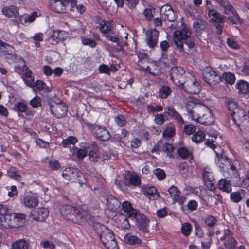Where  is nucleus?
Segmentation results:
<instances>
[{
  "instance_id": "obj_1",
  "label": "nucleus",
  "mask_w": 249,
  "mask_h": 249,
  "mask_svg": "<svg viewBox=\"0 0 249 249\" xmlns=\"http://www.w3.org/2000/svg\"><path fill=\"white\" fill-rule=\"evenodd\" d=\"M192 32L184 23H181L180 26L173 33L174 42L180 53H184L183 44L187 45L189 49L195 46V40L191 35Z\"/></svg>"
},
{
  "instance_id": "obj_2",
  "label": "nucleus",
  "mask_w": 249,
  "mask_h": 249,
  "mask_svg": "<svg viewBox=\"0 0 249 249\" xmlns=\"http://www.w3.org/2000/svg\"><path fill=\"white\" fill-rule=\"evenodd\" d=\"M71 156H99L101 154L100 147L96 141L81 142L79 144V147L71 148Z\"/></svg>"
},
{
  "instance_id": "obj_3",
  "label": "nucleus",
  "mask_w": 249,
  "mask_h": 249,
  "mask_svg": "<svg viewBox=\"0 0 249 249\" xmlns=\"http://www.w3.org/2000/svg\"><path fill=\"white\" fill-rule=\"evenodd\" d=\"M26 215L22 213H7L0 218L2 226L6 228H18L25 223Z\"/></svg>"
},
{
  "instance_id": "obj_4",
  "label": "nucleus",
  "mask_w": 249,
  "mask_h": 249,
  "mask_svg": "<svg viewBox=\"0 0 249 249\" xmlns=\"http://www.w3.org/2000/svg\"><path fill=\"white\" fill-rule=\"evenodd\" d=\"M61 213L65 219L74 223H78L80 220L86 217L88 213L84 210H79L71 205H65L61 209Z\"/></svg>"
},
{
  "instance_id": "obj_5",
  "label": "nucleus",
  "mask_w": 249,
  "mask_h": 249,
  "mask_svg": "<svg viewBox=\"0 0 249 249\" xmlns=\"http://www.w3.org/2000/svg\"><path fill=\"white\" fill-rule=\"evenodd\" d=\"M196 115H194V121L205 125L212 124L215 120V117L211 109L206 106L199 107L195 109Z\"/></svg>"
},
{
  "instance_id": "obj_6",
  "label": "nucleus",
  "mask_w": 249,
  "mask_h": 249,
  "mask_svg": "<svg viewBox=\"0 0 249 249\" xmlns=\"http://www.w3.org/2000/svg\"><path fill=\"white\" fill-rule=\"evenodd\" d=\"M220 5L224 8V14L229 15L228 19L232 24H242L243 20L240 17L234 7L228 0H222Z\"/></svg>"
},
{
  "instance_id": "obj_7",
  "label": "nucleus",
  "mask_w": 249,
  "mask_h": 249,
  "mask_svg": "<svg viewBox=\"0 0 249 249\" xmlns=\"http://www.w3.org/2000/svg\"><path fill=\"white\" fill-rule=\"evenodd\" d=\"M93 230L98 237L100 239L104 245L110 238L113 239L114 235L113 231L105 226L98 223H94L93 225Z\"/></svg>"
},
{
  "instance_id": "obj_8",
  "label": "nucleus",
  "mask_w": 249,
  "mask_h": 249,
  "mask_svg": "<svg viewBox=\"0 0 249 249\" xmlns=\"http://www.w3.org/2000/svg\"><path fill=\"white\" fill-rule=\"evenodd\" d=\"M202 72L204 81L210 86H215L222 81L221 76L211 67L205 68Z\"/></svg>"
},
{
  "instance_id": "obj_9",
  "label": "nucleus",
  "mask_w": 249,
  "mask_h": 249,
  "mask_svg": "<svg viewBox=\"0 0 249 249\" xmlns=\"http://www.w3.org/2000/svg\"><path fill=\"white\" fill-rule=\"evenodd\" d=\"M181 86L183 88L185 92L191 94H198L201 90L200 84L194 76L191 74L190 76L185 81L184 83Z\"/></svg>"
},
{
  "instance_id": "obj_10",
  "label": "nucleus",
  "mask_w": 249,
  "mask_h": 249,
  "mask_svg": "<svg viewBox=\"0 0 249 249\" xmlns=\"http://www.w3.org/2000/svg\"><path fill=\"white\" fill-rule=\"evenodd\" d=\"M89 128L95 139H99L101 141H106L110 139V134L105 127H102L96 124H92Z\"/></svg>"
},
{
  "instance_id": "obj_11",
  "label": "nucleus",
  "mask_w": 249,
  "mask_h": 249,
  "mask_svg": "<svg viewBox=\"0 0 249 249\" xmlns=\"http://www.w3.org/2000/svg\"><path fill=\"white\" fill-rule=\"evenodd\" d=\"M185 71L181 67H174L170 70V79L175 85L180 86L184 83L185 79L184 74Z\"/></svg>"
},
{
  "instance_id": "obj_12",
  "label": "nucleus",
  "mask_w": 249,
  "mask_h": 249,
  "mask_svg": "<svg viewBox=\"0 0 249 249\" xmlns=\"http://www.w3.org/2000/svg\"><path fill=\"white\" fill-rule=\"evenodd\" d=\"M82 175L79 170L73 167L66 168L62 173V176L66 180L80 183H83L80 179Z\"/></svg>"
},
{
  "instance_id": "obj_13",
  "label": "nucleus",
  "mask_w": 249,
  "mask_h": 249,
  "mask_svg": "<svg viewBox=\"0 0 249 249\" xmlns=\"http://www.w3.org/2000/svg\"><path fill=\"white\" fill-rule=\"evenodd\" d=\"M237 104L233 99L229 100L227 104V109L230 112L233 122L239 127H242V125L240 123V118L238 114L239 112H241L243 114V110L237 108Z\"/></svg>"
},
{
  "instance_id": "obj_14",
  "label": "nucleus",
  "mask_w": 249,
  "mask_h": 249,
  "mask_svg": "<svg viewBox=\"0 0 249 249\" xmlns=\"http://www.w3.org/2000/svg\"><path fill=\"white\" fill-rule=\"evenodd\" d=\"M134 218L136 220V226L138 229L144 233L148 232L149 219L142 213H137Z\"/></svg>"
},
{
  "instance_id": "obj_15",
  "label": "nucleus",
  "mask_w": 249,
  "mask_h": 249,
  "mask_svg": "<svg viewBox=\"0 0 249 249\" xmlns=\"http://www.w3.org/2000/svg\"><path fill=\"white\" fill-rule=\"evenodd\" d=\"M108 40L113 43H116L115 50L117 52L121 51L124 50V46L127 45V43L124 41V39L116 34L114 32H111L110 34L105 36Z\"/></svg>"
},
{
  "instance_id": "obj_16",
  "label": "nucleus",
  "mask_w": 249,
  "mask_h": 249,
  "mask_svg": "<svg viewBox=\"0 0 249 249\" xmlns=\"http://www.w3.org/2000/svg\"><path fill=\"white\" fill-rule=\"evenodd\" d=\"M164 114H167L170 119L180 125L184 124L185 121L181 115L172 106H166L164 107Z\"/></svg>"
},
{
  "instance_id": "obj_17",
  "label": "nucleus",
  "mask_w": 249,
  "mask_h": 249,
  "mask_svg": "<svg viewBox=\"0 0 249 249\" xmlns=\"http://www.w3.org/2000/svg\"><path fill=\"white\" fill-rule=\"evenodd\" d=\"M145 35L147 45L149 48H154L158 41L159 32L155 28L148 29Z\"/></svg>"
},
{
  "instance_id": "obj_18",
  "label": "nucleus",
  "mask_w": 249,
  "mask_h": 249,
  "mask_svg": "<svg viewBox=\"0 0 249 249\" xmlns=\"http://www.w3.org/2000/svg\"><path fill=\"white\" fill-rule=\"evenodd\" d=\"M49 210L44 207H40L32 210L30 212V217L34 220L43 222L48 217Z\"/></svg>"
},
{
  "instance_id": "obj_19",
  "label": "nucleus",
  "mask_w": 249,
  "mask_h": 249,
  "mask_svg": "<svg viewBox=\"0 0 249 249\" xmlns=\"http://www.w3.org/2000/svg\"><path fill=\"white\" fill-rule=\"evenodd\" d=\"M203 177L206 187L210 191H214L215 189V179L211 169L206 168L203 170Z\"/></svg>"
},
{
  "instance_id": "obj_20",
  "label": "nucleus",
  "mask_w": 249,
  "mask_h": 249,
  "mask_svg": "<svg viewBox=\"0 0 249 249\" xmlns=\"http://www.w3.org/2000/svg\"><path fill=\"white\" fill-rule=\"evenodd\" d=\"M50 110L52 114L57 118H61L64 117L68 112L67 106L63 103L51 105Z\"/></svg>"
},
{
  "instance_id": "obj_21",
  "label": "nucleus",
  "mask_w": 249,
  "mask_h": 249,
  "mask_svg": "<svg viewBox=\"0 0 249 249\" xmlns=\"http://www.w3.org/2000/svg\"><path fill=\"white\" fill-rule=\"evenodd\" d=\"M160 15L162 18L170 22L176 19L175 14L171 6L165 4L162 6L160 9Z\"/></svg>"
},
{
  "instance_id": "obj_22",
  "label": "nucleus",
  "mask_w": 249,
  "mask_h": 249,
  "mask_svg": "<svg viewBox=\"0 0 249 249\" xmlns=\"http://www.w3.org/2000/svg\"><path fill=\"white\" fill-rule=\"evenodd\" d=\"M124 180L128 186H139L141 183L140 177L130 171L127 172L124 176Z\"/></svg>"
},
{
  "instance_id": "obj_23",
  "label": "nucleus",
  "mask_w": 249,
  "mask_h": 249,
  "mask_svg": "<svg viewBox=\"0 0 249 249\" xmlns=\"http://www.w3.org/2000/svg\"><path fill=\"white\" fill-rule=\"evenodd\" d=\"M168 191L173 199L174 203L177 202L180 205L184 203L185 198L180 196L181 193L176 187L174 185L172 186L169 188Z\"/></svg>"
},
{
  "instance_id": "obj_24",
  "label": "nucleus",
  "mask_w": 249,
  "mask_h": 249,
  "mask_svg": "<svg viewBox=\"0 0 249 249\" xmlns=\"http://www.w3.org/2000/svg\"><path fill=\"white\" fill-rule=\"evenodd\" d=\"M141 68L153 76H158L161 73V71L160 66L155 62L150 63L146 67L142 66Z\"/></svg>"
},
{
  "instance_id": "obj_25",
  "label": "nucleus",
  "mask_w": 249,
  "mask_h": 249,
  "mask_svg": "<svg viewBox=\"0 0 249 249\" xmlns=\"http://www.w3.org/2000/svg\"><path fill=\"white\" fill-rule=\"evenodd\" d=\"M113 26L114 23L112 21L105 20L101 21L99 30L104 37L113 32L112 30Z\"/></svg>"
},
{
  "instance_id": "obj_26",
  "label": "nucleus",
  "mask_w": 249,
  "mask_h": 249,
  "mask_svg": "<svg viewBox=\"0 0 249 249\" xmlns=\"http://www.w3.org/2000/svg\"><path fill=\"white\" fill-rule=\"evenodd\" d=\"M143 194L150 199L156 200L160 196L157 189L154 186L144 185L142 187Z\"/></svg>"
},
{
  "instance_id": "obj_27",
  "label": "nucleus",
  "mask_w": 249,
  "mask_h": 249,
  "mask_svg": "<svg viewBox=\"0 0 249 249\" xmlns=\"http://www.w3.org/2000/svg\"><path fill=\"white\" fill-rule=\"evenodd\" d=\"M121 202L118 199L112 195L107 196V205L110 211L115 212L120 207Z\"/></svg>"
},
{
  "instance_id": "obj_28",
  "label": "nucleus",
  "mask_w": 249,
  "mask_h": 249,
  "mask_svg": "<svg viewBox=\"0 0 249 249\" xmlns=\"http://www.w3.org/2000/svg\"><path fill=\"white\" fill-rule=\"evenodd\" d=\"M122 209L126 213L129 218L133 219L137 213V210L134 209L131 204L127 201L123 202L122 204Z\"/></svg>"
},
{
  "instance_id": "obj_29",
  "label": "nucleus",
  "mask_w": 249,
  "mask_h": 249,
  "mask_svg": "<svg viewBox=\"0 0 249 249\" xmlns=\"http://www.w3.org/2000/svg\"><path fill=\"white\" fill-rule=\"evenodd\" d=\"M235 88L238 91L239 94L249 93V83L245 80H238L235 85Z\"/></svg>"
},
{
  "instance_id": "obj_30",
  "label": "nucleus",
  "mask_w": 249,
  "mask_h": 249,
  "mask_svg": "<svg viewBox=\"0 0 249 249\" xmlns=\"http://www.w3.org/2000/svg\"><path fill=\"white\" fill-rule=\"evenodd\" d=\"M217 218L212 214H206L202 218L204 226L209 229H213L217 225Z\"/></svg>"
},
{
  "instance_id": "obj_31",
  "label": "nucleus",
  "mask_w": 249,
  "mask_h": 249,
  "mask_svg": "<svg viewBox=\"0 0 249 249\" xmlns=\"http://www.w3.org/2000/svg\"><path fill=\"white\" fill-rule=\"evenodd\" d=\"M51 37L56 42L65 40L68 37V32L61 30H53Z\"/></svg>"
},
{
  "instance_id": "obj_32",
  "label": "nucleus",
  "mask_w": 249,
  "mask_h": 249,
  "mask_svg": "<svg viewBox=\"0 0 249 249\" xmlns=\"http://www.w3.org/2000/svg\"><path fill=\"white\" fill-rule=\"evenodd\" d=\"M19 9L18 7L10 5L9 7H4L2 9L3 14L8 18L14 17L15 18L19 14Z\"/></svg>"
},
{
  "instance_id": "obj_33",
  "label": "nucleus",
  "mask_w": 249,
  "mask_h": 249,
  "mask_svg": "<svg viewBox=\"0 0 249 249\" xmlns=\"http://www.w3.org/2000/svg\"><path fill=\"white\" fill-rule=\"evenodd\" d=\"M22 203L25 207L32 208L37 205L38 200L36 197L32 195H27L23 197Z\"/></svg>"
},
{
  "instance_id": "obj_34",
  "label": "nucleus",
  "mask_w": 249,
  "mask_h": 249,
  "mask_svg": "<svg viewBox=\"0 0 249 249\" xmlns=\"http://www.w3.org/2000/svg\"><path fill=\"white\" fill-rule=\"evenodd\" d=\"M172 89L168 85H163L159 88L158 97L161 99H166L171 95Z\"/></svg>"
},
{
  "instance_id": "obj_35",
  "label": "nucleus",
  "mask_w": 249,
  "mask_h": 249,
  "mask_svg": "<svg viewBox=\"0 0 249 249\" xmlns=\"http://www.w3.org/2000/svg\"><path fill=\"white\" fill-rule=\"evenodd\" d=\"M208 16L213 22H222L224 17L215 9H210L208 11Z\"/></svg>"
},
{
  "instance_id": "obj_36",
  "label": "nucleus",
  "mask_w": 249,
  "mask_h": 249,
  "mask_svg": "<svg viewBox=\"0 0 249 249\" xmlns=\"http://www.w3.org/2000/svg\"><path fill=\"white\" fill-rule=\"evenodd\" d=\"M78 142V139L76 137L73 136H68L67 138L63 139L61 144L64 148H70V151L71 152V148Z\"/></svg>"
},
{
  "instance_id": "obj_37",
  "label": "nucleus",
  "mask_w": 249,
  "mask_h": 249,
  "mask_svg": "<svg viewBox=\"0 0 249 249\" xmlns=\"http://www.w3.org/2000/svg\"><path fill=\"white\" fill-rule=\"evenodd\" d=\"M25 84L29 87L33 88L35 90L40 91L43 89L45 83L40 80H38L34 83L32 80L25 81Z\"/></svg>"
},
{
  "instance_id": "obj_38",
  "label": "nucleus",
  "mask_w": 249,
  "mask_h": 249,
  "mask_svg": "<svg viewBox=\"0 0 249 249\" xmlns=\"http://www.w3.org/2000/svg\"><path fill=\"white\" fill-rule=\"evenodd\" d=\"M125 243L130 245H140L142 241L138 237L131 234H126L124 237Z\"/></svg>"
},
{
  "instance_id": "obj_39",
  "label": "nucleus",
  "mask_w": 249,
  "mask_h": 249,
  "mask_svg": "<svg viewBox=\"0 0 249 249\" xmlns=\"http://www.w3.org/2000/svg\"><path fill=\"white\" fill-rule=\"evenodd\" d=\"M219 189L226 193H230L232 189L231 182L225 179H221L218 183Z\"/></svg>"
},
{
  "instance_id": "obj_40",
  "label": "nucleus",
  "mask_w": 249,
  "mask_h": 249,
  "mask_svg": "<svg viewBox=\"0 0 249 249\" xmlns=\"http://www.w3.org/2000/svg\"><path fill=\"white\" fill-rule=\"evenodd\" d=\"M161 150L166 153L167 156H174V154L176 153V146H174L168 142H165L162 147Z\"/></svg>"
},
{
  "instance_id": "obj_41",
  "label": "nucleus",
  "mask_w": 249,
  "mask_h": 249,
  "mask_svg": "<svg viewBox=\"0 0 249 249\" xmlns=\"http://www.w3.org/2000/svg\"><path fill=\"white\" fill-rule=\"evenodd\" d=\"M176 134V128L173 124L167 126L162 132V137L164 139H169L174 137Z\"/></svg>"
},
{
  "instance_id": "obj_42",
  "label": "nucleus",
  "mask_w": 249,
  "mask_h": 249,
  "mask_svg": "<svg viewBox=\"0 0 249 249\" xmlns=\"http://www.w3.org/2000/svg\"><path fill=\"white\" fill-rule=\"evenodd\" d=\"M177 156H193L192 149L184 146H176Z\"/></svg>"
},
{
  "instance_id": "obj_43",
  "label": "nucleus",
  "mask_w": 249,
  "mask_h": 249,
  "mask_svg": "<svg viewBox=\"0 0 249 249\" xmlns=\"http://www.w3.org/2000/svg\"><path fill=\"white\" fill-rule=\"evenodd\" d=\"M136 53L139 58L138 65L141 68L143 63L147 62L148 54L144 50H136Z\"/></svg>"
},
{
  "instance_id": "obj_44",
  "label": "nucleus",
  "mask_w": 249,
  "mask_h": 249,
  "mask_svg": "<svg viewBox=\"0 0 249 249\" xmlns=\"http://www.w3.org/2000/svg\"><path fill=\"white\" fill-rule=\"evenodd\" d=\"M215 161L221 169H224L225 167L230 166V160L228 157H217Z\"/></svg>"
},
{
  "instance_id": "obj_45",
  "label": "nucleus",
  "mask_w": 249,
  "mask_h": 249,
  "mask_svg": "<svg viewBox=\"0 0 249 249\" xmlns=\"http://www.w3.org/2000/svg\"><path fill=\"white\" fill-rule=\"evenodd\" d=\"M199 107L200 106H196L193 102H187L185 105V108L188 113L190 114V116L191 117L193 120H194L195 119V118L194 117V115H196L197 114L196 113V112L195 111V109L196 108H199Z\"/></svg>"
},
{
  "instance_id": "obj_46",
  "label": "nucleus",
  "mask_w": 249,
  "mask_h": 249,
  "mask_svg": "<svg viewBox=\"0 0 249 249\" xmlns=\"http://www.w3.org/2000/svg\"><path fill=\"white\" fill-rule=\"evenodd\" d=\"M29 243L24 239L15 241L12 244V249H28Z\"/></svg>"
},
{
  "instance_id": "obj_47",
  "label": "nucleus",
  "mask_w": 249,
  "mask_h": 249,
  "mask_svg": "<svg viewBox=\"0 0 249 249\" xmlns=\"http://www.w3.org/2000/svg\"><path fill=\"white\" fill-rule=\"evenodd\" d=\"M193 27L196 33L201 34L206 28V24L202 20L195 21L193 24Z\"/></svg>"
},
{
  "instance_id": "obj_48",
  "label": "nucleus",
  "mask_w": 249,
  "mask_h": 249,
  "mask_svg": "<svg viewBox=\"0 0 249 249\" xmlns=\"http://www.w3.org/2000/svg\"><path fill=\"white\" fill-rule=\"evenodd\" d=\"M245 190L241 189L240 191L232 192L230 194L231 200L234 203H238L242 200V194L244 195Z\"/></svg>"
},
{
  "instance_id": "obj_49",
  "label": "nucleus",
  "mask_w": 249,
  "mask_h": 249,
  "mask_svg": "<svg viewBox=\"0 0 249 249\" xmlns=\"http://www.w3.org/2000/svg\"><path fill=\"white\" fill-rule=\"evenodd\" d=\"M222 80H224L226 83L233 85L235 81V75L231 72H224L221 77Z\"/></svg>"
},
{
  "instance_id": "obj_50",
  "label": "nucleus",
  "mask_w": 249,
  "mask_h": 249,
  "mask_svg": "<svg viewBox=\"0 0 249 249\" xmlns=\"http://www.w3.org/2000/svg\"><path fill=\"white\" fill-rule=\"evenodd\" d=\"M205 136V134L203 131L199 130L193 135L192 141L196 143H200L204 139Z\"/></svg>"
},
{
  "instance_id": "obj_51",
  "label": "nucleus",
  "mask_w": 249,
  "mask_h": 249,
  "mask_svg": "<svg viewBox=\"0 0 249 249\" xmlns=\"http://www.w3.org/2000/svg\"><path fill=\"white\" fill-rule=\"evenodd\" d=\"M224 241V245L228 249H237V242L232 236L229 237V238Z\"/></svg>"
},
{
  "instance_id": "obj_52",
  "label": "nucleus",
  "mask_w": 249,
  "mask_h": 249,
  "mask_svg": "<svg viewBox=\"0 0 249 249\" xmlns=\"http://www.w3.org/2000/svg\"><path fill=\"white\" fill-rule=\"evenodd\" d=\"M204 203L208 206L212 207L216 204V198L210 195H206L203 196Z\"/></svg>"
},
{
  "instance_id": "obj_53",
  "label": "nucleus",
  "mask_w": 249,
  "mask_h": 249,
  "mask_svg": "<svg viewBox=\"0 0 249 249\" xmlns=\"http://www.w3.org/2000/svg\"><path fill=\"white\" fill-rule=\"evenodd\" d=\"M13 47L11 45L7 44V43L2 41V43L0 47V56H2L4 54L9 52H12Z\"/></svg>"
},
{
  "instance_id": "obj_54",
  "label": "nucleus",
  "mask_w": 249,
  "mask_h": 249,
  "mask_svg": "<svg viewBox=\"0 0 249 249\" xmlns=\"http://www.w3.org/2000/svg\"><path fill=\"white\" fill-rule=\"evenodd\" d=\"M114 121L118 126L122 127L124 126L127 123L126 120L123 115L119 114L114 118Z\"/></svg>"
},
{
  "instance_id": "obj_55",
  "label": "nucleus",
  "mask_w": 249,
  "mask_h": 249,
  "mask_svg": "<svg viewBox=\"0 0 249 249\" xmlns=\"http://www.w3.org/2000/svg\"><path fill=\"white\" fill-rule=\"evenodd\" d=\"M8 176L11 178L19 180L21 178V176L18 174L15 167H11L7 171Z\"/></svg>"
},
{
  "instance_id": "obj_56",
  "label": "nucleus",
  "mask_w": 249,
  "mask_h": 249,
  "mask_svg": "<svg viewBox=\"0 0 249 249\" xmlns=\"http://www.w3.org/2000/svg\"><path fill=\"white\" fill-rule=\"evenodd\" d=\"M104 246L107 249H119L115 236H114L113 239L110 238V239L107 241V242L104 244Z\"/></svg>"
},
{
  "instance_id": "obj_57",
  "label": "nucleus",
  "mask_w": 249,
  "mask_h": 249,
  "mask_svg": "<svg viewBox=\"0 0 249 249\" xmlns=\"http://www.w3.org/2000/svg\"><path fill=\"white\" fill-rule=\"evenodd\" d=\"M49 169L52 171L58 170L61 168V165L59 162L55 160H51L48 162Z\"/></svg>"
},
{
  "instance_id": "obj_58",
  "label": "nucleus",
  "mask_w": 249,
  "mask_h": 249,
  "mask_svg": "<svg viewBox=\"0 0 249 249\" xmlns=\"http://www.w3.org/2000/svg\"><path fill=\"white\" fill-rule=\"evenodd\" d=\"M192 229L191 224L186 222L182 225L181 232L185 236H188L192 231Z\"/></svg>"
},
{
  "instance_id": "obj_59",
  "label": "nucleus",
  "mask_w": 249,
  "mask_h": 249,
  "mask_svg": "<svg viewBox=\"0 0 249 249\" xmlns=\"http://www.w3.org/2000/svg\"><path fill=\"white\" fill-rule=\"evenodd\" d=\"M15 110L18 112L25 113L27 110V106L24 103L18 102L15 104Z\"/></svg>"
},
{
  "instance_id": "obj_60",
  "label": "nucleus",
  "mask_w": 249,
  "mask_h": 249,
  "mask_svg": "<svg viewBox=\"0 0 249 249\" xmlns=\"http://www.w3.org/2000/svg\"><path fill=\"white\" fill-rule=\"evenodd\" d=\"M139 1L140 0H124V5L128 9L132 11L136 9Z\"/></svg>"
},
{
  "instance_id": "obj_61",
  "label": "nucleus",
  "mask_w": 249,
  "mask_h": 249,
  "mask_svg": "<svg viewBox=\"0 0 249 249\" xmlns=\"http://www.w3.org/2000/svg\"><path fill=\"white\" fill-rule=\"evenodd\" d=\"M24 71V73L23 74V80L25 83V81L26 80H32L34 81V77L32 76V71L29 69V68L27 67H25V69L23 70Z\"/></svg>"
},
{
  "instance_id": "obj_62",
  "label": "nucleus",
  "mask_w": 249,
  "mask_h": 249,
  "mask_svg": "<svg viewBox=\"0 0 249 249\" xmlns=\"http://www.w3.org/2000/svg\"><path fill=\"white\" fill-rule=\"evenodd\" d=\"M41 100L40 97L36 96L30 101V105L33 108H38L41 106Z\"/></svg>"
},
{
  "instance_id": "obj_63",
  "label": "nucleus",
  "mask_w": 249,
  "mask_h": 249,
  "mask_svg": "<svg viewBox=\"0 0 249 249\" xmlns=\"http://www.w3.org/2000/svg\"><path fill=\"white\" fill-rule=\"evenodd\" d=\"M82 43L83 45L94 48L97 45V42L90 38L82 37Z\"/></svg>"
},
{
  "instance_id": "obj_64",
  "label": "nucleus",
  "mask_w": 249,
  "mask_h": 249,
  "mask_svg": "<svg viewBox=\"0 0 249 249\" xmlns=\"http://www.w3.org/2000/svg\"><path fill=\"white\" fill-rule=\"evenodd\" d=\"M166 115L164 112L156 114L154 120L155 123L159 125L162 124L165 121V116Z\"/></svg>"
}]
</instances>
